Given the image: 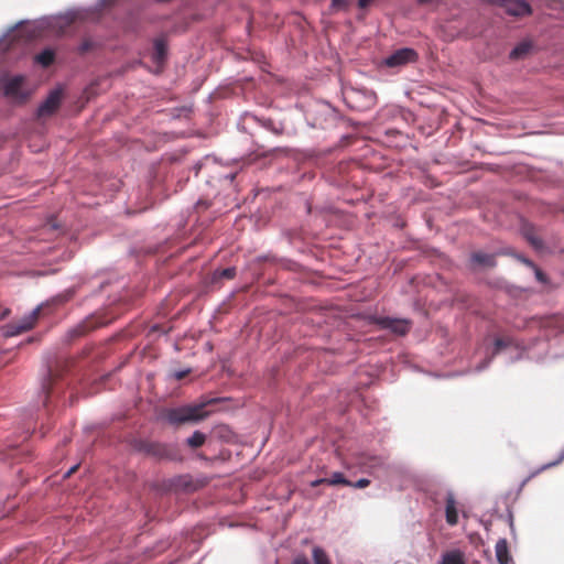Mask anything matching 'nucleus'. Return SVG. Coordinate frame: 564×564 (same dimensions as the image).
Instances as JSON below:
<instances>
[{"label": "nucleus", "mask_w": 564, "mask_h": 564, "mask_svg": "<svg viewBox=\"0 0 564 564\" xmlns=\"http://www.w3.org/2000/svg\"><path fill=\"white\" fill-rule=\"evenodd\" d=\"M563 460H564V449L560 453L558 457H557L555 460H553V462H551V463H547V464H545V465L541 466L536 471H534V473L532 474V476H534V475H536V474H539V473H541V471H543V470H546V469H549V468H551V467L557 466V465H560Z\"/></svg>", "instance_id": "nucleus-23"}, {"label": "nucleus", "mask_w": 564, "mask_h": 564, "mask_svg": "<svg viewBox=\"0 0 564 564\" xmlns=\"http://www.w3.org/2000/svg\"><path fill=\"white\" fill-rule=\"evenodd\" d=\"M293 564H308L307 560L304 557L296 558Z\"/></svg>", "instance_id": "nucleus-31"}, {"label": "nucleus", "mask_w": 564, "mask_h": 564, "mask_svg": "<svg viewBox=\"0 0 564 564\" xmlns=\"http://www.w3.org/2000/svg\"><path fill=\"white\" fill-rule=\"evenodd\" d=\"M83 51H86L87 50V45L84 44L83 47H82Z\"/></svg>", "instance_id": "nucleus-34"}, {"label": "nucleus", "mask_w": 564, "mask_h": 564, "mask_svg": "<svg viewBox=\"0 0 564 564\" xmlns=\"http://www.w3.org/2000/svg\"><path fill=\"white\" fill-rule=\"evenodd\" d=\"M56 376L57 375L52 369H48L47 378L44 380V382L42 384V389H43V391L45 393V401L48 398L50 391L52 389V383H53V381H54Z\"/></svg>", "instance_id": "nucleus-21"}, {"label": "nucleus", "mask_w": 564, "mask_h": 564, "mask_svg": "<svg viewBox=\"0 0 564 564\" xmlns=\"http://www.w3.org/2000/svg\"><path fill=\"white\" fill-rule=\"evenodd\" d=\"M471 260L482 267H495L496 265V259L494 254L484 253V252H474L471 254Z\"/></svg>", "instance_id": "nucleus-15"}, {"label": "nucleus", "mask_w": 564, "mask_h": 564, "mask_svg": "<svg viewBox=\"0 0 564 564\" xmlns=\"http://www.w3.org/2000/svg\"><path fill=\"white\" fill-rule=\"evenodd\" d=\"M139 449L159 459L174 458L173 449L166 444L158 442H141Z\"/></svg>", "instance_id": "nucleus-4"}, {"label": "nucleus", "mask_w": 564, "mask_h": 564, "mask_svg": "<svg viewBox=\"0 0 564 564\" xmlns=\"http://www.w3.org/2000/svg\"><path fill=\"white\" fill-rule=\"evenodd\" d=\"M377 324L383 328L389 329L393 334L404 336L409 333L411 323L408 319H398L390 317H380L377 319Z\"/></svg>", "instance_id": "nucleus-6"}, {"label": "nucleus", "mask_w": 564, "mask_h": 564, "mask_svg": "<svg viewBox=\"0 0 564 564\" xmlns=\"http://www.w3.org/2000/svg\"><path fill=\"white\" fill-rule=\"evenodd\" d=\"M23 84L24 77L21 75L6 79L3 83L4 96L19 104L25 102L30 97V93L23 89Z\"/></svg>", "instance_id": "nucleus-3"}, {"label": "nucleus", "mask_w": 564, "mask_h": 564, "mask_svg": "<svg viewBox=\"0 0 564 564\" xmlns=\"http://www.w3.org/2000/svg\"><path fill=\"white\" fill-rule=\"evenodd\" d=\"M329 485V486H336V485H343V486H350L351 481L345 478V476L341 473H333V475L329 478H319L316 480H313L311 482L312 487H317L319 485Z\"/></svg>", "instance_id": "nucleus-9"}, {"label": "nucleus", "mask_w": 564, "mask_h": 564, "mask_svg": "<svg viewBox=\"0 0 564 564\" xmlns=\"http://www.w3.org/2000/svg\"><path fill=\"white\" fill-rule=\"evenodd\" d=\"M522 262L534 270L535 278L538 281L542 283H545L547 281L546 275L531 260L523 258Z\"/></svg>", "instance_id": "nucleus-22"}, {"label": "nucleus", "mask_w": 564, "mask_h": 564, "mask_svg": "<svg viewBox=\"0 0 564 564\" xmlns=\"http://www.w3.org/2000/svg\"><path fill=\"white\" fill-rule=\"evenodd\" d=\"M372 2H373V0H358V7H359L360 9H366V8H368Z\"/></svg>", "instance_id": "nucleus-29"}, {"label": "nucleus", "mask_w": 564, "mask_h": 564, "mask_svg": "<svg viewBox=\"0 0 564 564\" xmlns=\"http://www.w3.org/2000/svg\"><path fill=\"white\" fill-rule=\"evenodd\" d=\"M77 468H78V466H77V465H76V466H73V467H72V468L66 473L65 477H69L73 473H75V471H76V469H77Z\"/></svg>", "instance_id": "nucleus-33"}, {"label": "nucleus", "mask_w": 564, "mask_h": 564, "mask_svg": "<svg viewBox=\"0 0 564 564\" xmlns=\"http://www.w3.org/2000/svg\"><path fill=\"white\" fill-rule=\"evenodd\" d=\"M369 484H370V480H369V479H367V478H361V479H359V480H358V481H356V482H351V485H350V486H351V487H355V488H360V489H361V488H366V487H368V486H369Z\"/></svg>", "instance_id": "nucleus-28"}, {"label": "nucleus", "mask_w": 564, "mask_h": 564, "mask_svg": "<svg viewBox=\"0 0 564 564\" xmlns=\"http://www.w3.org/2000/svg\"><path fill=\"white\" fill-rule=\"evenodd\" d=\"M332 7L337 10H346L348 8V0H332Z\"/></svg>", "instance_id": "nucleus-26"}, {"label": "nucleus", "mask_w": 564, "mask_h": 564, "mask_svg": "<svg viewBox=\"0 0 564 564\" xmlns=\"http://www.w3.org/2000/svg\"><path fill=\"white\" fill-rule=\"evenodd\" d=\"M511 344L510 339L497 338L495 340V354H498L501 349L506 348Z\"/></svg>", "instance_id": "nucleus-24"}, {"label": "nucleus", "mask_w": 564, "mask_h": 564, "mask_svg": "<svg viewBox=\"0 0 564 564\" xmlns=\"http://www.w3.org/2000/svg\"><path fill=\"white\" fill-rule=\"evenodd\" d=\"M417 59V53L412 48H400L392 53L384 59V64L388 67H398L408 63L415 62Z\"/></svg>", "instance_id": "nucleus-5"}, {"label": "nucleus", "mask_w": 564, "mask_h": 564, "mask_svg": "<svg viewBox=\"0 0 564 564\" xmlns=\"http://www.w3.org/2000/svg\"><path fill=\"white\" fill-rule=\"evenodd\" d=\"M531 46L530 44L528 43H521L519 45H517L511 52H510V58L511 59H518L522 56H524L525 54L529 53Z\"/></svg>", "instance_id": "nucleus-19"}, {"label": "nucleus", "mask_w": 564, "mask_h": 564, "mask_svg": "<svg viewBox=\"0 0 564 564\" xmlns=\"http://www.w3.org/2000/svg\"><path fill=\"white\" fill-rule=\"evenodd\" d=\"M10 314L9 308H4L2 313L0 314V319H4Z\"/></svg>", "instance_id": "nucleus-32"}, {"label": "nucleus", "mask_w": 564, "mask_h": 564, "mask_svg": "<svg viewBox=\"0 0 564 564\" xmlns=\"http://www.w3.org/2000/svg\"><path fill=\"white\" fill-rule=\"evenodd\" d=\"M236 276V268L230 267L226 269L215 270L210 276L213 284L219 283L221 280H232Z\"/></svg>", "instance_id": "nucleus-13"}, {"label": "nucleus", "mask_w": 564, "mask_h": 564, "mask_svg": "<svg viewBox=\"0 0 564 564\" xmlns=\"http://www.w3.org/2000/svg\"><path fill=\"white\" fill-rule=\"evenodd\" d=\"M442 564H466L460 551H449L443 554Z\"/></svg>", "instance_id": "nucleus-17"}, {"label": "nucleus", "mask_w": 564, "mask_h": 564, "mask_svg": "<svg viewBox=\"0 0 564 564\" xmlns=\"http://www.w3.org/2000/svg\"><path fill=\"white\" fill-rule=\"evenodd\" d=\"M41 306L34 308L28 315L23 316L21 319L12 321L3 326V334L7 337L18 336L22 333H25L32 329L39 317H40Z\"/></svg>", "instance_id": "nucleus-2"}, {"label": "nucleus", "mask_w": 564, "mask_h": 564, "mask_svg": "<svg viewBox=\"0 0 564 564\" xmlns=\"http://www.w3.org/2000/svg\"><path fill=\"white\" fill-rule=\"evenodd\" d=\"M167 54V47L163 40H156L154 42V52H153V61L155 64H162Z\"/></svg>", "instance_id": "nucleus-14"}, {"label": "nucleus", "mask_w": 564, "mask_h": 564, "mask_svg": "<svg viewBox=\"0 0 564 564\" xmlns=\"http://www.w3.org/2000/svg\"><path fill=\"white\" fill-rule=\"evenodd\" d=\"M55 61V53L51 48H45L35 56V62L43 67L51 66Z\"/></svg>", "instance_id": "nucleus-16"}, {"label": "nucleus", "mask_w": 564, "mask_h": 564, "mask_svg": "<svg viewBox=\"0 0 564 564\" xmlns=\"http://www.w3.org/2000/svg\"><path fill=\"white\" fill-rule=\"evenodd\" d=\"M496 557L499 564H508L510 561L508 543L506 539H501L496 543Z\"/></svg>", "instance_id": "nucleus-12"}, {"label": "nucleus", "mask_w": 564, "mask_h": 564, "mask_svg": "<svg viewBox=\"0 0 564 564\" xmlns=\"http://www.w3.org/2000/svg\"><path fill=\"white\" fill-rule=\"evenodd\" d=\"M205 442L206 435L199 431H195L193 435L186 440V444L194 449L203 446Z\"/></svg>", "instance_id": "nucleus-18"}, {"label": "nucleus", "mask_w": 564, "mask_h": 564, "mask_svg": "<svg viewBox=\"0 0 564 564\" xmlns=\"http://www.w3.org/2000/svg\"><path fill=\"white\" fill-rule=\"evenodd\" d=\"M62 102V91L59 89H55L50 93L47 98L41 104L37 109L39 117H46L53 115Z\"/></svg>", "instance_id": "nucleus-7"}, {"label": "nucleus", "mask_w": 564, "mask_h": 564, "mask_svg": "<svg viewBox=\"0 0 564 564\" xmlns=\"http://www.w3.org/2000/svg\"><path fill=\"white\" fill-rule=\"evenodd\" d=\"M188 373H189V370L178 371V372H175L174 377L177 380H181V379H184Z\"/></svg>", "instance_id": "nucleus-30"}, {"label": "nucleus", "mask_w": 564, "mask_h": 564, "mask_svg": "<svg viewBox=\"0 0 564 564\" xmlns=\"http://www.w3.org/2000/svg\"><path fill=\"white\" fill-rule=\"evenodd\" d=\"M505 11L513 17H524L532 12L531 6L525 0H501Z\"/></svg>", "instance_id": "nucleus-8"}, {"label": "nucleus", "mask_w": 564, "mask_h": 564, "mask_svg": "<svg viewBox=\"0 0 564 564\" xmlns=\"http://www.w3.org/2000/svg\"><path fill=\"white\" fill-rule=\"evenodd\" d=\"M214 402L215 400H208L207 402L171 408L164 412V417L171 425L175 426L186 423H197L209 415V412L206 411L205 408Z\"/></svg>", "instance_id": "nucleus-1"}, {"label": "nucleus", "mask_w": 564, "mask_h": 564, "mask_svg": "<svg viewBox=\"0 0 564 564\" xmlns=\"http://www.w3.org/2000/svg\"><path fill=\"white\" fill-rule=\"evenodd\" d=\"M527 238L529 240V242L535 248V249H540L542 248L543 246V242L542 240L539 238V237H535L534 235H529L527 234Z\"/></svg>", "instance_id": "nucleus-25"}, {"label": "nucleus", "mask_w": 564, "mask_h": 564, "mask_svg": "<svg viewBox=\"0 0 564 564\" xmlns=\"http://www.w3.org/2000/svg\"><path fill=\"white\" fill-rule=\"evenodd\" d=\"M97 325L93 319H87L80 323L79 325L75 326L74 328L69 329L67 335L68 338L72 340L74 338L80 337L96 328Z\"/></svg>", "instance_id": "nucleus-11"}, {"label": "nucleus", "mask_w": 564, "mask_h": 564, "mask_svg": "<svg viewBox=\"0 0 564 564\" xmlns=\"http://www.w3.org/2000/svg\"><path fill=\"white\" fill-rule=\"evenodd\" d=\"M446 522L449 525H455L458 522V513L456 508V500L453 494L446 496V508H445Z\"/></svg>", "instance_id": "nucleus-10"}, {"label": "nucleus", "mask_w": 564, "mask_h": 564, "mask_svg": "<svg viewBox=\"0 0 564 564\" xmlns=\"http://www.w3.org/2000/svg\"><path fill=\"white\" fill-rule=\"evenodd\" d=\"M73 295H74V292L69 290V291L65 292L64 294L58 295L56 299H54V301L57 303H64V302L69 301L73 297Z\"/></svg>", "instance_id": "nucleus-27"}, {"label": "nucleus", "mask_w": 564, "mask_h": 564, "mask_svg": "<svg viewBox=\"0 0 564 564\" xmlns=\"http://www.w3.org/2000/svg\"><path fill=\"white\" fill-rule=\"evenodd\" d=\"M313 560L314 564H330V561L325 551L317 546L313 549Z\"/></svg>", "instance_id": "nucleus-20"}]
</instances>
